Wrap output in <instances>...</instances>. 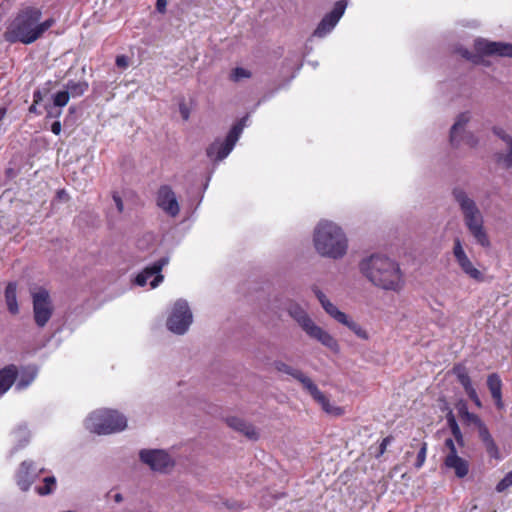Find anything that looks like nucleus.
<instances>
[{"label": "nucleus", "mask_w": 512, "mask_h": 512, "mask_svg": "<svg viewBox=\"0 0 512 512\" xmlns=\"http://www.w3.org/2000/svg\"><path fill=\"white\" fill-rule=\"evenodd\" d=\"M359 271L375 287L400 293L405 285V274L400 264L383 254H372L359 262Z\"/></svg>", "instance_id": "obj_1"}, {"label": "nucleus", "mask_w": 512, "mask_h": 512, "mask_svg": "<svg viewBox=\"0 0 512 512\" xmlns=\"http://www.w3.org/2000/svg\"><path fill=\"white\" fill-rule=\"evenodd\" d=\"M55 23L53 17L43 19L40 8L28 6L16 14L7 27L4 38L9 43L29 45L42 38Z\"/></svg>", "instance_id": "obj_2"}, {"label": "nucleus", "mask_w": 512, "mask_h": 512, "mask_svg": "<svg viewBox=\"0 0 512 512\" xmlns=\"http://www.w3.org/2000/svg\"><path fill=\"white\" fill-rule=\"evenodd\" d=\"M313 242L316 251L323 257L341 259L348 249V239L336 223L322 220L314 229Z\"/></svg>", "instance_id": "obj_3"}, {"label": "nucleus", "mask_w": 512, "mask_h": 512, "mask_svg": "<svg viewBox=\"0 0 512 512\" xmlns=\"http://www.w3.org/2000/svg\"><path fill=\"white\" fill-rule=\"evenodd\" d=\"M453 197L462 213L464 225L475 243L483 248H489L491 242L484 226V217L476 202L462 188H455Z\"/></svg>", "instance_id": "obj_4"}, {"label": "nucleus", "mask_w": 512, "mask_h": 512, "mask_svg": "<svg viewBox=\"0 0 512 512\" xmlns=\"http://www.w3.org/2000/svg\"><path fill=\"white\" fill-rule=\"evenodd\" d=\"M287 311L310 338L319 341L322 345L333 352L339 351V344L337 340L326 330L316 325L308 313L299 304L291 303L288 306Z\"/></svg>", "instance_id": "obj_5"}, {"label": "nucleus", "mask_w": 512, "mask_h": 512, "mask_svg": "<svg viewBox=\"0 0 512 512\" xmlns=\"http://www.w3.org/2000/svg\"><path fill=\"white\" fill-rule=\"evenodd\" d=\"M127 419L115 410L99 409L92 412L85 420V427L98 435H107L124 430Z\"/></svg>", "instance_id": "obj_6"}, {"label": "nucleus", "mask_w": 512, "mask_h": 512, "mask_svg": "<svg viewBox=\"0 0 512 512\" xmlns=\"http://www.w3.org/2000/svg\"><path fill=\"white\" fill-rule=\"evenodd\" d=\"M247 117L242 118L230 129L224 140L216 139L206 150L207 156L214 161H222L233 150L244 127Z\"/></svg>", "instance_id": "obj_7"}, {"label": "nucleus", "mask_w": 512, "mask_h": 512, "mask_svg": "<svg viewBox=\"0 0 512 512\" xmlns=\"http://www.w3.org/2000/svg\"><path fill=\"white\" fill-rule=\"evenodd\" d=\"M192 320V312L187 301L179 299L174 303L166 325L171 332L182 335L188 330Z\"/></svg>", "instance_id": "obj_8"}, {"label": "nucleus", "mask_w": 512, "mask_h": 512, "mask_svg": "<svg viewBox=\"0 0 512 512\" xmlns=\"http://www.w3.org/2000/svg\"><path fill=\"white\" fill-rule=\"evenodd\" d=\"M139 459L152 471L159 473H167L175 464L173 458L163 449H141Z\"/></svg>", "instance_id": "obj_9"}, {"label": "nucleus", "mask_w": 512, "mask_h": 512, "mask_svg": "<svg viewBox=\"0 0 512 512\" xmlns=\"http://www.w3.org/2000/svg\"><path fill=\"white\" fill-rule=\"evenodd\" d=\"M452 252L458 266L464 274L477 282H482L484 280V274L474 266L468 257L460 238L454 239Z\"/></svg>", "instance_id": "obj_10"}, {"label": "nucleus", "mask_w": 512, "mask_h": 512, "mask_svg": "<svg viewBox=\"0 0 512 512\" xmlns=\"http://www.w3.org/2000/svg\"><path fill=\"white\" fill-rule=\"evenodd\" d=\"M33 311L36 324L44 327L52 315L50 296L45 289H40L33 294Z\"/></svg>", "instance_id": "obj_11"}, {"label": "nucleus", "mask_w": 512, "mask_h": 512, "mask_svg": "<svg viewBox=\"0 0 512 512\" xmlns=\"http://www.w3.org/2000/svg\"><path fill=\"white\" fill-rule=\"evenodd\" d=\"M168 264V258L163 257L153 264L147 266L142 272H140L136 278L135 283L138 286H145L150 281L151 288H156L164 279L161 271L165 265Z\"/></svg>", "instance_id": "obj_12"}, {"label": "nucleus", "mask_w": 512, "mask_h": 512, "mask_svg": "<svg viewBox=\"0 0 512 512\" xmlns=\"http://www.w3.org/2000/svg\"><path fill=\"white\" fill-rule=\"evenodd\" d=\"M470 116L469 113H461L450 131V141L453 145H458L460 142L467 144L470 147L476 146L478 140L471 133H466L464 128L466 124L469 122Z\"/></svg>", "instance_id": "obj_13"}, {"label": "nucleus", "mask_w": 512, "mask_h": 512, "mask_svg": "<svg viewBox=\"0 0 512 512\" xmlns=\"http://www.w3.org/2000/svg\"><path fill=\"white\" fill-rule=\"evenodd\" d=\"M346 7V1H337L334 5L333 10L330 13L326 14L318 24L317 28L314 31V36L321 38L329 34L334 29L336 24L339 22L340 18L345 12Z\"/></svg>", "instance_id": "obj_14"}, {"label": "nucleus", "mask_w": 512, "mask_h": 512, "mask_svg": "<svg viewBox=\"0 0 512 512\" xmlns=\"http://www.w3.org/2000/svg\"><path fill=\"white\" fill-rule=\"evenodd\" d=\"M157 206L168 216L176 217L180 212V206L175 192L169 185H162L158 189L156 197Z\"/></svg>", "instance_id": "obj_15"}, {"label": "nucleus", "mask_w": 512, "mask_h": 512, "mask_svg": "<svg viewBox=\"0 0 512 512\" xmlns=\"http://www.w3.org/2000/svg\"><path fill=\"white\" fill-rule=\"evenodd\" d=\"M474 48L481 55H497L512 58V44L504 42L488 41L479 38L475 40Z\"/></svg>", "instance_id": "obj_16"}, {"label": "nucleus", "mask_w": 512, "mask_h": 512, "mask_svg": "<svg viewBox=\"0 0 512 512\" xmlns=\"http://www.w3.org/2000/svg\"><path fill=\"white\" fill-rule=\"evenodd\" d=\"M33 466L32 461H23L16 473L17 485L22 491H27L37 477Z\"/></svg>", "instance_id": "obj_17"}, {"label": "nucleus", "mask_w": 512, "mask_h": 512, "mask_svg": "<svg viewBox=\"0 0 512 512\" xmlns=\"http://www.w3.org/2000/svg\"><path fill=\"white\" fill-rule=\"evenodd\" d=\"M312 291L314 292L324 311L331 318L339 323L345 321L347 315L340 311L337 306L334 305L317 286H313Z\"/></svg>", "instance_id": "obj_18"}, {"label": "nucleus", "mask_w": 512, "mask_h": 512, "mask_svg": "<svg viewBox=\"0 0 512 512\" xmlns=\"http://www.w3.org/2000/svg\"><path fill=\"white\" fill-rule=\"evenodd\" d=\"M444 466L452 470L458 478H464L469 472V462L458 454L446 455Z\"/></svg>", "instance_id": "obj_19"}, {"label": "nucleus", "mask_w": 512, "mask_h": 512, "mask_svg": "<svg viewBox=\"0 0 512 512\" xmlns=\"http://www.w3.org/2000/svg\"><path fill=\"white\" fill-rule=\"evenodd\" d=\"M487 387L497 409H504V402L502 400V380L497 373H492L487 377Z\"/></svg>", "instance_id": "obj_20"}, {"label": "nucleus", "mask_w": 512, "mask_h": 512, "mask_svg": "<svg viewBox=\"0 0 512 512\" xmlns=\"http://www.w3.org/2000/svg\"><path fill=\"white\" fill-rule=\"evenodd\" d=\"M226 423L230 428L245 435L248 439H258V433L255 427L245 420L238 417H228Z\"/></svg>", "instance_id": "obj_21"}, {"label": "nucleus", "mask_w": 512, "mask_h": 512, "mask_svg": "<svg viewBox=\"0 0 512 512\" xmlns=\"http://www.w3.org/2000/svg\"><path fill=\"white\" fill-rule=\"evenodd\" d=\"M17 367L13 364L5 366L0 370V396L4 395L16 380Z\"/></svg>", "instance_id": "obj_22"}, {"label": "nucleus", "mask_w": 512, "mask_h": 512, "mask_svg": "<svg viewBox=\"0 0 512 512\" xmlns=\"http://www.w3.org/2000/svg\"><path fill=\"white\" fill-rule=\"evenodd\" d=\"M479 437L484 444L487 454L491 458L500 460L501 455H500L498 446L496 445L495 441L493 440V438L486 426H481V431H479Z\"/></svg>", "instance_id": "obj_23"}, {"label": "nucleus", "mask_w": 512, "mask_h": 512, "mask_svg": "<svg viewBox=\"0 0 512 512\" xmlns=\"http://www.w3.org/2000/svg\"><path fill=\"white\" fill-rule=\"evenodd\" d=\"M16 289H17V286L13 282L9 283L5 289L6 304H7L9 312L12 314H17L19 311L17 297H16Z\"/></svg>", "instance_id": "obj_24"}, {"label": "nucleus", "mask_w": 512, "mask_h": 512, "mask_svg": "<svg viewBox=\"0 0 512 512\" xmlns=\"http://www.w3.org/2000/svg\"><path fill=\"white\" fill-rule=\"evenodd\" d=\"M89 84L87 81H73L69 80L65 88L69 92V95L72 97L82 96L88 90Z\"/></svg>", "instance_id": "obj_25"}, {"label": "nucleus", "mask_w": 512, "mask_h": 512, "mask_svg": "<svg viewBox=\"0 0 512 512\" xmlns=\"http://www.w3.org/2000/svg\"><path fill=\"white\" fill-rule=\"evenodd\" d=\"M315 401H317L322 409L327 413V414H330V415H334V416H340L343 414V409L341 407H338V406H335L333 404H331L329 402V400L326 398V396L320 392V396H316L315 398H313Z\"/></svg>", "instance_id": "obj_26"}, {"label": "nucleus", "mask_w": 512, "mask_h": 512, "mask_svg": "<svg viewBox=\"0 0 512 512\" xmlns=\"http://www.w3.org/2000/svg\"><path fill=\"white\" fill-rule=\"evenodd\" d=\"M295 379L298 380L303 385V387L310 393V395L313 398H315L316 396H318V397L320 396L321 391L314 384V382L308 376H306L302 371L299 370Z\"/></svg>", "instance_id": "obj_27"}, {"label": "nucleus", "mask_w": 512, "mask_h": 512, "mask_svg": "<svg viewBox=\"0 0 512 512\" xmlns=\"http://www.w3.org/2000/svg\"><path fill=\"white\" fill-rule=\"evenodd\" d=\"M341 324L348 327L360 339H363V340L369 339V335H368L367 331L360 324H358L354 320L350 319L348 316H346L345 321L341 322Z\"/></svg>", "instance_id": "obj_28"}, {"label": "nucleus", "mask_w": 512, "mask_h": 512, "mask_svg": "<svg viewBox=\"0 0 512 512\" xmlns=\"http://www.w3.org/2000/svg\"><path fill=\"white\" fill-rule=\"evenodd\" d=\"M36 370L29 369L22 372L19 380L16 383V389L21 391L27 388L35 379Z\"/></svg>", "instance_id": "obj_29"}, {"label": "nucleus", "mask_w": 512, "mask_h": 512, "mask_svg": "<svg viewBox=\"0 0 512 512\" xmlns=\"http://www.w3.org/2000/svg\"><path fill=\"white\" fill-rule=\"evenodd\" d=\"M447 423L449 425V428L452 432V435L456 441V443L459 445V446H464V438H463V435H462V432L460 430V427L458 425V423L456 422L454 416L452 414H450L448 417H447Z\"/></svg>", "instance_id": "obj_30"}, {"label": "nucleus", "mask_w": 512, "mask_h": 512, "mask_svg": "<svg viewBox=\"0 0 512 512\" xmlns=\"http://www.w3.org/2000/svg\"><path fill=\"white\" fill-rule=\"evenodd\" d=\"M251 77V71L243 67H235L229 74V79L235 83H238L244 79H250Z\"/></svg>", "instance_id": "obj_31"}, {"label": "nucleus", "mask_w": 512, "mask_h": 512, "mask_svg": "<svg viewBox=\"0 0 512 512\" xmlns=\"http://www.w3.org/2000/svg\"><path fill=\"white\" fill-rule=\"evenodd\" d=\"M454 373L457 376L458 381L463 386L464 390H467L472 386L471 379L464 367L458 366L454 368Z\"/></svg>", "instance_id": "obj_32"}, {"label": "nucleus", "mask_w": 512, "mask_h": 512, "mask_svg": "<svg viewBox=\"0 0 512 512\" xmlns=\"http://www.w3.org/2000/svg\"><path fill=\"white\" fill-rule=\"evenodd\" d=\"M56 486V479L53 476L44 478V485L36 487V491L40 495H48L53 492Z\"/></svg>", "instance_id": "obj_33"}, {"label": "nucleus", "mask_w": 512, "mask_h": 512, "mask_svg": "<svg viewBox=\"0 0 512 512\" xmlns=\"http://www.w3.org/2000/svg\"><path fill=\"white\" fill-rule=\"evenodd\" d=\"M496 159L503 167L512 169V145L507 147V151L505 153H497Z\"/></svg>", "instance_id": "obj_34"}, {"label": "nucleus", "mask_w": 512, "mask_h": 512, "mask_svg": "<svg viewBox=\"0 0 512 512\" xmlns=\"http://www.w3.org/2000/svg\"><path fill=\"white\" fill-rule=\"evenodd\" d=\"M15 438L20 442L16 449L24 447L29 441V431L25 426H20L14 431Z\"/></svg>", "instance_id": "obj_35"}, {"label": "nucleus", "mask_w": 512, "mask_h": 512, "mask_svg": "<svg viewBox=\"0 0 512 512\" xmlns=\"http://www.w3.org/2000/svg\"><path fill=\"white\" fill-rule=\"evenodd\" d=\"M459 412L464 420L477 425L479 431H481V426H486L476 414L470 413L466 408L460 409Z\"/></svg>", "instance_id": "obj_36"}, {"label": "nucleus", "mask_w": 512, "mask_h": 512, "mask_svg": "<svg viewBox=\"0 0 512 512\" xmlns=\"http://www.w3.org/2000/svg\"><path fill=\"white\" fill-rule=\"evenodd\" d=\"M69 99L70 95L67 89L58 91L53 95V104L57 107H64L67 105Z\"/></svg>", "instance_id": "obj_37"}, {"label": "nucleus", "mask_w": 512, "mask_h": 512, "mask_svg": "<svg viewBox=\"0 0 512 512\" xmlns=\"http://www.w3.org/2000/svg\"><path fill=\"white\" fill-rule=\"evenodd\" d=\"M274 366L277 371L290 375L293 378H295L297 373L299 372L298 369H295L282 361H276L274 363Z\"/></svg>", "instance_id": "obj_38"}, {"label": "nucleus", "mask_w": 512, "mask_h": 512, "mask_svg": "<svg viewBox=\"0 0 512 512\" xmlns=\"http://www.w3.org/2000/svg\"><path fill=\"white\" fill-rule=\"evenodd\" d=\"M493 133L499 137L507 147L512 146V137L501 127H494Z\"/></svg>", "instance_id": "obj_39"}, {"label": "nucleus", "mask_w": 512, "mask_h": 512, "mask_svg": "<svg viewBox=\"0 0 512 512\" xmlns=\"http://www.w3.org/2000/svg\"><path fill=\"white\" fill-rule=\"evenodd\" d=\"M512 486V470L508 472L504 478L497 484L496 490L497 492H503Z\"/></svg>", "instance_id": "obj_40"}, {"label": "nucleus", "mask_w": 512, "mask_h": 512, "mask_svg": "<svg viewBox=\"0 0 512 512\" xmlns=\"http://www.w3.org/2000/svg\"><path fill=\"white\" fill-rule=\"evenodd\" d=\"M426 453H427V443L423 442L421 444V448L417 454V459H416V463H415V467L417 469L421 468L424 465L425 460H426Z\"/></svg>", "instance_id": "obj_41"}, {"label": "nucleus", "mask_w": 512, "mask_h": 512, "mask_svg": "<svg viewBox=\"0 0 512 512\" xmlns=\"http://www.w3.org/2000/svg\"><path fill=\"white\" fill-rule=\"evenodd\" d=\"M465 392H466L467 396H468V397H469V398L474 402V404H475L478 408L482 407L481 400H480V398L478 397V394H477V392H476V390H475V388H474V387H471V388H469V389L465 390Z\"/></svg>", "instance_id": "obj_42"}, {"label": "nucleus", "mask_w": 512, "mask_h": 512, "mask_svg": "<svg viewBox=\"0 0 512 512\" xmlns=\"http://www.w3.org/2000/svg\"><path fill=\"white\" fill-rule=\"evenodd\" d=\"M455 442H456L455 439H452V438H447L445 440L444 445H445V448L448 450L446 455L458 454Z\"/></svg>", "instance_id": "obj_43"}, {"label": "nucleus", "mask_w": 512, "mask_h": 512, "mask_svg": "<svg viewBox=\"0 0 512 512\" xmlns=\"http://www.w3.org/2000/svg\"><path fill=\"white\" fill-rule=\"evenodd\" d=\"M130 64V60L125 55H119L116 57V65L121 69H126Z\"/></svg>", "instance_id": "obj_44"}, {"label": "nucleus", "mask_w": 512, "mask_h": 512, "mask_svg": "<svg viewBox=\"0 0 512 512\" xmlns=\"http://www.w3.org/2000/svg\"><path fill=\"white\" fill-rule=\"evenodd\" d=\"M391 442H392V437H391V436H387V437H385V438L382 440V442H381V444H380V446H379V452H378V454H377L376 456H377V457H380L381 455H383V454L385 453V451H386L387 446H388Z\"/></svg>", "instance_id": "obj_45"}, {"label": "nucleus", "mask_w": 512, "mask_h": 512, "mask_svg": "<svg viewBox=\"0 0 512 512\" xmlns=\"http://www.w3.org/2000/svg\"><path fill=\"white\" fill-rule=\"evenodd\" d=\"M458 53L465 59L470 60L472 62H477V56H475L473 53L468 51L467 49L460 48L458 50Z\"/></svg>", "instance_id": "obj_46"}, {"label": "nucleus", "mask_w": 512, "mask_h": 512, "mask_svg": "<svg viewBox=\"0 0 512 512\" xmlns=\"http://www.w3.org/2000/svg\"><path fill=\"white\" fill-rule=\"evenodd\" d=\"M20 170L18 168H14V167H7L5 169V175L8 179H13L15 178L18 174H19Z\"/></svg>", "instance_id": "obj_47"}, {"label": "nucleus", "mask_w": 512, "mask_h": 512, "mask_svg": "<svg viewBox=\"0 0 512 512\" xmlns=\"http://www.w3.org/2000/svg\"><path fill=\"white\" fill-rule=\"evenodd\" d=\"M113 200H114V203L116 205L118 212L121 213L123 211V202H122L121 197L117 194H113Z\"/></svg>", "instance_id": "obj_48"}, {"label": "nucleus", "mask_w": 512, "mask_h": 512, "mask_svg": "<svg viewBox=\"0 0 512 512\" xmlns=\"http://www.w3.org/2000/svg\"><path fill=\"white\" fill-rule=\"evenodd\" d=\"M167 0H157L156 8L159 12L163 13L166 9Z\"/></svg>", "instance_id": "obj_49"}, {"label": "nucleus", "mask_w": 512, "mask_h": 512, "mask_svg": "<svg viewBox=\"0 0 512 512\" xmlns=\"http://www.w3.org/2000/svg\"><path fill=\"white\" fill-rule=\"evenodd\" d=\"M51 131L55 134V135H59L60 132H61V123L60 121H55L52 125H51Z\"/></svg>", "instance_id": "obj_50"}, {"label": "nucleus", "mask_w": 512, "mask_h": 512, "mask_svg": "<svg viewBox=\"0 0 512 512\" xmlns=\"http://www.w3.org/2000/svg\"><path fill=\"white\" fill-rule=\"evenodd\" d=\"M114 500H115L117 503H119V502H121V501L123 500V497H122V495H121V494H119V493H118V494H116V495L114 496Z\"/></svg>", "instance_id": "obj_51"}, {"label": "nucleus", "mask_w": 512, "mask_h": 512, "mask_svg": "<svg viewBox=\"0 0 512 512\" xmlns=\"http://www.w3.org/2000/svg\"><path fill=\"white\" fill-rule=\"evenodd\" d=\"M182 115H183L184 119L188 118V112L187 111L182 110Z\"/></svg>", "instance_id": "obj_52"}, {"label": "nucleus", "mask_w": 512, "mask_h": 512, "mask_svg": "<svg viewBox=\"0 0 512 512\" xmlns=\"http://www.w3.org/2000/svg\"><path fill=\"white\" fill-rule=\"evenodd\" d=\"M39 95H40V92H39V91H38V92H35V93H34V98L39 97Z\"/></svg>", "instance_id": "obj_53"}, {"label": "nucleus", "mask_w": 512, "mask_h": 512, "mask_svg": "<svg viewBox=\"0 0 512 512\" xmlns=\"http://www.w3.org/2000/svg\"><path fill=\"white\" fill-rule=\"evenodd\" d=\"M35 110H36L35 106H34V105H32V106L30 107V111H31V112H34Z\"/></svg>", "instance_id": "obj_54"}, {"label": "nucleus", "mask_w": 512, "mask_h": 512, "mask_svg": "<svg viewBox=\"0 0 512 512\" xmlns=\"http://www.w3.org/2000/svg\"><path fill=\"white\" fill-rule=\"evenodd\" d=\"M4 113H5V109H0V114H1V116H3V115H4Z\"/></svg>", "instance_id": "obj_55"}, {"label": "nucleus", "mask_w": 512, "mask_h": 512, "mask_svg": "<svg viewBox=\"0 0 512 512\" xmlns=\"http://www.w3.org/2000/svg\"><path fill=\"white\" fill-rule=\"evenodd\" d=\"M60 115H61V111H59V112L55 115V117H59Z\"/></svg>", "instance_id": "obj_56"}, {"label": "nucleus", "mask_w": 512, "mask_h": 512, "mask_svg": "<svg viewBox=\"0 0 512 512\" xmlns=\"http://www.w3.org/2000/svg\"><path fill=\"white\" fill-rule=\"evenodd\" d=\"M63 193H64V190H61V191L59 192V195H60V196H63Z\"/></svg>", "instance_id": "obj_57"}, {"label": "nucleus", "mask_w": 512, "mask_h": 512, "mask_svg": "<svg viewBox=\"0 0 512 512\" xmlns=\"http://www.w3.org/2000/svg\"><path fill=\"white\" fill-rule=\"evenodd\" d=\"M63 193H64V190H61V191L59 192V195H60V196H63Z\"/></svg>", "instance_id": "obj_58"}]
</instances>
